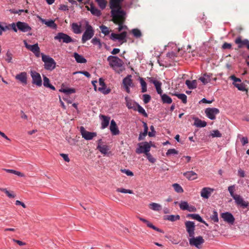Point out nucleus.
I'll use <instances>...</instances> for the list:
<instances>
[{"label": "nucleus", "mask_w": 249, "mask_h": 249, "mask_svg": "<svg viewBox=\"0 0 249 249\" xmlns=\"http://www.w3.org/2000/svg\"><path fill=\"white\" fill-rule=\"evenodd\" d=\"M230 196L234 200V202L238 207L242 209H247L249 210V202L245 201L244 198L240 195L235 193V185H232L228 187Z\"/></svg>", "instance_id": "obj_1"}, {"label": "nucleus", "mask_w": 249, "mask_h": 249, "mask_svg": "<svg viewBox=\"0 0 249 249\" xmlns=\"http://www.w3.org/2000/svg\"><path fill=\"white\" fill-rule=\"evenodd\" d=\"M124 0H110L109 8L111 9V17H120V15H126L125 12L122 9V4Z\"/></svg>", "instance_id": "obj_2"}, {"label": "nucleus", "mask_w": 249, "mask_h": 249, "mask_svg": "<svg viewBox=\"0 0 249 249\" xmlns=\"http://www.w3.org/2000/svg\"><path fill=\"white\" fill-rule=\"evenodd\" d=\"M107 60L110 67L116 72L120 73L123 71L124 62L122 59L117 56L110 55L108 56Z\"/></svg>", "instance_id": "obj_3"}, {"label": "nucleus", "mask_w": 249, "mask_h": 249, "mask_svg": "<svg viewBox=\"0 0 249 249\" xmlns=\"http://www.w3.org/2000/svg\"><path fill=\"white\" fill-rule=\"evenodd\" d=\"M189 244L192 247H195L198 249L202 248V244L205 242L203 237L201 235L195 237V235L188 237Z\"/></svg>", "instance_id": "obj_4"}, {"label": "nucleus", "mask_w": 249, "mask_h": 249, "mask_svg": "<svg viewBox=\"0 0 249 249\" xmlns=\"http://www.w3.org/2000/svg\"><path fill=\"white\" fill-rule=\"evenodd\" d=\"M42 60L44 62V68L46 70L52 71L55 68V62L53 58L49 56L42 53Z\"/></svg>", "instance_id": "obj_5"}, {"label": "nucleus", "mask_w": 249, "mask_h": 249, "mask_svg": "<svg viewBox=\"0 0 249 249\" xmlns=\"http://www.w3.org/2000/svg\"><path fill=\"white\" fill-rule=\"evenodd\" d=\"M94 35V31L92 27L89 24L88 22H87L86 24V30L82 37V43H84L90 39Z\"/></svg>", "instance_id": "obj_6"}, {"label": "nucleus", "mask_w": 249, "mask_h": 249, "mask_svg": "<svg viewBox=\"0 0 249 249\" xmlns=\"http://www.w3.org/2000/svg\"><path fill=\"white\" fill-rule=\"evenodd\" d=\"M119 16L111 17V21L115 24L119 25L118 30L119 32H121L123 29L127 28L126 26L124 25L126 18V15H120Z\"/></svg>", "instance_id": "obj_7"}, {"label": "nucleus", "mask_w": 249, "mask_h": 249, "mask_svg": "<svg viewBox=\"0 0 249 249\" xmlns=\"http://www.w3.org/2000/svg\"><path fill=\"white\" fill-rule=\"evenodd\" d=\"M220 218L226 223L230 225H234L235 221L233 215L230 212H225L221 213L220 214Z\"/></svg>", "instance_id": "obj_8"}, {"label": "nucleus", "mask_w": 249, "mask_h": 249, "mask_svg": "<svg viewBox=\"0 0 249 249\" xmlns=\"http://www.w3.org/2000/svg\"><path fill=\"white\" fill-rule=\"evenodd\" d=\"M55 40H58L59 42L62 41L63 43H69L73 42L72 38L65 33H58L54 37Z\"/></svg>", "instance_id": "obj_9"}, {"label": "nucleus", "mask_w": 249, "mask_h": 249, "mask_svg": "<svg viewBox=\"0 0 249 249\" xmlns=\"http://www.w3.org/2000/svg\"><path fill=\"white\" fill-rule=\"evenodd\" d=\"M30 74L32 78V84L37 87H41L42 85V81L40 74L35 71H31Z\"/></svg>", "instance_id": "obj_10"}, {"label": "nucleus", "mask_w": 249, "mask_h": 249, "mask_svg": "<svg viewBox=\"0 0 249 249\" xmlns=\"http://www.w3.org/2000/svg\"><path fill=\"white\" fill-rule=\"evenodd\" d=\"M185 228L187 233L188 237L193 235H195V231L196 230L195 222L192 221H186L184 222Z\"/></svg>", "instance_id": "obj_11"}, {"label": "nucleus", "mask_w": 249, "mask_h": 249, "mask_svg": "<svg viewBox=\"0 0 249 249\" xmlns=\"http://www.w3.org/2000/svg\"><path fill=\"white\" fill-rule=\"evenodd\" d=\"M137 218L142 222L143 223L145 224L147 227L152 229V230L158 231L160 233H164V231L163 230H162L161 229L159 228L158 227H156L152 223H151L150 221L148 220L147 219L143 218L142 217L138 216Z\"/></svg>", "instance_id": "obj_12"}, {"label": "nucleus", "mask_w": 249, "mask_h": 249, "mask_svg": "<svg viewBox=\"0 0 249 249\" xmlns=\"http://www.w3.org/2000/svg\"><path fill=\"white\" fill-rule=\"evenodd\" d=\"M80 131L82 137L86 140H91L97 135L96 132H89L83 126L80 127Z\"/></svg>", "instance_id": "obj_13"}, {"label": "nucleus", "mask_w": 249, "mask_h": 249, "mask_svg": "<svg viewBox=\"0 0 249 249\" xmlns=\"http://www.w3.org/2000/svg\"><path fill=\"white\" fill-rule=\"evenodd\" d=\"M25 47L29 50L32 52L37 57L40 56V48L38 44L36 43L33 45H29L26 40L23 41Z\"/></svg>", "instance_id": "obj_14"}, {"label": "nucleus", "mask_w": 249, "mask_h": 249, "mask_svg": "<svg viewBox=\"0 0 249 249\" xmlns=\"http://www.w3.org/2000/svg\"><path fill=\"white\" fill-rule=\"evenodd\" d=\"M206 116L211 120H214L216 115L219 113V110L216 108H207L205 110Z\"/></svg>", "instance_id": "obj_15"}, {"label": "nucleus", "mask_w": 249, "mask_h": 249, "mask_svg": "<svg viewBox=\"0 0 249 249\" xmlns=\"http://www.w3.org/2000/svg\"><path fill=\"white\" fill-rule=\"evenodd\" d=\"M123 84L125 88V91L128 93H129L130 92V87H133L134 86L132 80L131 79V75H129L124 78L123 79Z\"/></svg>", "instance_id": "obj_16"}, {"label": "nucleus", "mask_w": 249, "mask_h": 249, "mask_svg": "<svg viewBox=\"0 0 249 249\" xmlns=\"http://www.w3.org/2000/svg\"><path fill=\"white\" fill-rule=\"evenodd\" d=\"M214 191V189L212 188L208 187H203L200 192V196L204 199H208Z\"/></svg>", "instance_id": "obj_17"}, {"label": "nucleus", "mask_w": 249, "mask_h": 249, "mask_svg": "<svg viewBox=\"0 0 249 249\" xmlns=\"http://www.w3.org/2000/svg\"><path fill=\"white\" fill-rule=\"evenodd\" d=\"M126 35L127 33L126 32H123L119 34L112 33L110 35V38L113 41L118 40L119 41H124V42H126V40L125 39V38L126 37Z\"/></svg>", "instance_id": "obj_18"}, {"label": "nucleus", "mask_w": 249, "mask_h": 249, "mask_svg": "<svg viewBox=\"0 0 249 249\" xmlns=\"http://www.w3.org/2000/svg\"><path fill=\"white\" fill-rule=\"evenodd\" d=\"M150 146L148 142H144L141 144L139 149H137V152L138 154L145 153L146 156H150L147 153L150 151Z\"/></svg>", "instance_id": "obj_19"}, {"label": "nucleus", "mask_w": 249, "mask_h": 249, "mask_svg": "<svg viewBox=\"0 0 249 249\" xmlns=\"http://www.w3.org/2000/svg\"><path fill=\"white\" fill-rule=\"evenodd\" d=\"M99 86L98 90L104 94H108L111 90L110 89L107 88L104 82V80L102 78H100L99 80Z\"/></svg>", "instance_id": "obj_20"}, {"label": "nucleus", "mask_w": 249, "mask_h": 249, "mask_svg": "<svg viewBox=\"0 0 249 249\" xmlns=\"http://www.w3.org/2000/svg\"><path fill=\"white\" fill-rule=\"evenodd\" d=\"M15 79L20 82L23 85L27 84V74L26 72H21L15 76Z\"/></svg>", "instance_id": "obj_21"}, {"label": "nucleus", "mask_w": 249, "mask_h": 249, "mask_svg": "<svg viewBox=\"0 0 249 249\" xmlns=\"http://www.w3.org/2000/svg\"><path fill=\"white\" fill-rule=\"evenodd\" d=\"M17 28L22 32H27L31 30V27L27 23L21 21L17 22Z\"/></svg>", "instance_id": "obj_22"}, {"label": "nucleus", "mask_w": 249, "mask_h": 249, "mask_svg": "<svg viewBox=\"0 0 249 249\" xmlns=\"http://www.w3.org/2000/svg\"><path fill=\"white\" fill-rule=\"evenodd\" d=\"M126 106L129 109H132L133 110L136 111V107L138 106L137 103L135 102L134 100L131 99L128 97L126 96L125 97Z\"/></svg>", "instance_id": "obj_23"}, {"label": "nucleus", "mask_w": 249, "mask_h": 249, "mask_svg": "<svg viewBox=\"0 0 249 249\" xmlns=\"http://www.w3.org/2000/svg\"><path fill=\"white\" fill-rule=\"evenodd\" d=\"M110 130L113 135H118L120 133L119 130L117 126L116 123L114 120L111 121L110 125L109 126Z\"/></svg>", "instance_id": "obj_24"}, {"label": "nucleus", "mask_w": 249, "mask_h": 249, "mask_svg": "<svg viewBox=\"0 0 249 249\" xmlns=\"http://www.w3.org/2000/svg\"><path fill=\"white\" fill-rule=\"evenodd\" d=\"M180 218V215L178 214H170L164 215L163 216V219L164 220H168L171 222H175L179 220Z\"/></svg>", "instance_id": "obj_25"}, {"label": "nucleus", "mask_w": 249, "mask_h": 249, "mask_svg": "<svg viewBox=\"0 0 249 249\" xmlns=\"http://www.w3.org/2000/svg\"><path fill=\"white\" fill-rule=\"evenodd\" d=\"M100 117L102 119L101 128L105 129L108 125L110 118L104 115H100Z\"/></svg>", "instance_id": "obj_26"}, {"label": "nucleus", "mask_w": 249, "mask_h": 249, "mask_svg": "<svg viewBox=\"0 0 249 249\" xmlns=\"http://www.w3.org/2000/svg\"><path fill=\"white\" fill-rule=\"evenodd\" d=\"M87 10L90 11L91 13L96 16L99 17L101 15V11L96 8L93 4H90L89 6H86Z\"/></svg>", "instance_id": "obj_27"}, {"label": "nucleus", "mask_w": 249, "mask_h": 249, "mask_svg": "<svg viewBox=\"0 0 249 249\" xmlns=\"http://www.w3.org/2000/svg\"><path fill=\"white\" fill-rule=\"evenodd\" d=\"M249 42V40L247 39H245L242 40L241 38V36H239L236 38L235 40V43L238 45V47L239 48H242L244 46H246L247 43Z\"/></svg>", "instance_id": "obj_28"}, {"label": "nucleus", "mask_w": 249, "mask_h": 249, "mask_svg": "<svg viewBox=\"0 0 249 249\" xmlns=\"http://www.w3.org/2000/svg\"><path fill=\"white\" fill-rule=\"evenodd\" d=\"M183 175L189 180H193L197 178V174L193 171L186 172Z\"/></svg>", "instance_id": "obj_29"}, {"label": "nucleus", "mask_w": 249, "mask_h": 249, "mask_svg": "<svg viewBox=\"0 0 249 249\" xmlns=\"http://www.w3.org/2000/svg\"><path fill=\"white\" fill-rule=\"evenodd\" d=\"M212 74L205 73L203 75L199 78V80L203 83V84L205 85L211 82V78Z\"/></svg>", "instance_id": "obj_30"}, {"label": "nucleus", "mask_w": 249, "mask_h": 249, "mask_svg": "<svg viewBox=\"0 0 249 249\" xmlns=\"http://www.w3.org/2000/svg\"><path fill=\"white\" fill-rule=\"evenodd\" d=\"M0 190L4 192L9 198H14L16 196V194L13 191L8 190L6 188H0Z\"/></svg>", "instance_id": "obj_31"}, {"label": "nucleus", "mask_w": 249, "mask_h": 249, "mask_svg": "<svg viewBox=\"0 0 249 249\" xmlns=\"http://www.w3.org/2000/svg\"><path fill=\"white\" fill-rule=\"evenodd\" d=\"M101 157H98V160L96 162L95 167L97 168L98 167L102 168L103 166L105 168V165H107V160L105 161L104 159H101Z\"/></svg>", "instance_id": "obj_32"}, {"label": "nucleus", "mask_w": 249, "mask_h": 249, "mask_svg": "<svg viewBox=\"0 0 249 249\" xmlns=\"http://www.w3.org/2000/svg\"><path fill=\"white\" fill-rule=\"evenodd\" d=\"M213 214L210 216L209 218L214 223H218L219 222L218 213L215 209H213Z\"/></svg>", "instance_id": "obj_33"}, {"label": "nucleus", "mask_w": 249, "mask_h": 249, "mask_svg": "<svg viewBox=\"0 0 249 249\" xmlns=\"http://www.w3.org/2000/svg\"><path fill=\"white\" fill-rule=\"evenodd\" d=\"M143 125L144 127V131L143 133H140L139 137V140L141 141L144 139V138L147 135L148 133V127L146 123L143 122Z\"/></svg>", "instance_id": "obj_34"}, {"label": "nucleus", "mask_w": 249, "mask_h": 249, "mask_svg": "<svg viewBox=\"0 0 249 249\" xmlns=\"http://www.w3.org/2000/svg\"><path fill=\"white\" fill-rule=\"evenodd\" d=\"M149 207L150 209L155 211H160L162 209V207L160 204L155 202L150 203Z\"/></svg>", "instance_id": "obj_35"}, {"label": "nucleus", "mask_w": 249, "mask_h": 249, "mask_svg": "<svg viewBox=\"0 0 249 249\" xmlns=\"http://www.w3.org/2000/svg\"><path fill=\"white\" fill-rule=\"evenodd\" d=\"M185 84L189 89H196L197 85L196 80L193 81L187 80L185 81Z\"/></svg>", "instance_id": "obj_36"}, {"label": "nucleus", "mask_w": 249, "mask_h": 249, "mask_svg": "<svg viewBox=\"0 0 249 249\" xmlns=\"http://www.w3.org/2000/svg\"><path fill=\"white\" fill-rule=\"evenodd\" d=\"M43 85L46 88H49L51 89L54 90L55 87L50 83L49 79L45 76H43Z\"/></svg>", "instance_id": "obj_37"}, {"label": "nucleus", "mask_w": 249, "mask_h": 249, "mask_svg": "<svg viewBox=\"0 0 249 249\" xmlns=\"http://www.w3.org/2000/svg\"><path fill=\"white\" fill-rule=\"evenodd\" d=\"M74 57L77 63H85L87 62V60L81 55L75 53H74Z\"/></svg>", "instance_id": "obj_38"}, {"label": "nucleus", "mask_w": 249, "mask_h": 249, "mask_svg": "<svg viewBox=\"0 0 249 249\" xmlns=\"http://www.w3.org/2000/svg\"><path fill=\"white\" fill-rule=\"evenodd\" d=\"M194 125L197 127H204L206 126L207 123L198 118H196L195 119Z\"/></svg>", "instance_id": "obj_39"}, {"label": "nucleus", "mask_w": 249, "mask_h": 249, "mask_svg": "<svg viewBox=\"0 0 249 249\" xmlns=\"http://www.w3.org/2000/svg\"><path fill=\"white\" fill-rule=\"evenodd\" d=\"M186 217L190 218L197 221H201L202 217L198 213H188Z\"/></svg>", "instance_id": "obj_40"}, {"label": "nucleus", "mask_w": 249, "mask_h": 249, "mask_svg": "<svg viewBox=\"0 0 249 249\" xmlns=\"http://www.w3.org/2000/svg\"><path fill=\"white\" fill-rule=\"evenodd\" d=\"M71 28L75 34H78L81 33V26L76 23H73L71 24Z\"/></svg>", "instance_id": "obj_41"}, {"label": "nucleus", "mask_w": 249, "mask_h": 249, "mask_svg": "<svg viewBox=\"0 0 249 249\" xmlns=\"http://www.w3.org/2000/svg\"><path fill=\"white\" fill-rule=\"evenodd\" d=\"M42 22L46 24L47 26L51 27L53 29H55L57 27L56 24L54 23V21L53 20H49L46 21L45 19H41Z\"/></svg>", "instance_id": "obj_42"}, {"label": "nucleus", "mask_w": 249, "mask_h": 249, "mask_svg": "<svg viewBox=\"0 0 249 249\" xmlns=\"http://www.w3.org/2000/svg\"><path fill=\"white\" fill-rule=\"evenodd\" d=\"M161 100L164 104H170L172 102V99L171 97L166 94H162L161 96Z\"/></svg>", "instance_id": "obj_43"}, {"label": "nucleus", "mask_w": 249, "mask_h": 249, "mask_svg": "<svg viewBox=\"0 0 249 249\" xmlns=\"http://www.w3.org/2000/svg\"><path fill=\"white\" fill-rule=\"evenodd\" d=\"M60 92H64L66 93V94H70L71 93H73L75 92V90L73 88H63L62 87L59 89Z\"/></svg>", "instance_id": "obj_44"}, {"label": "nucleus", "mask_w": 249, "mask_h": 249, "mask_svg": "<svg viewBox=\"0 0 249 249\" xmlns=\"http://www.w3.org/2000/svg\"><path fill=\"white\" fill-rule=\"evenodd\" d=\"M7 30H9V24L0 21V36L2 35L3 32H6Z\"/></svg>", "instance_id": "obj_45"}, {"label": "nucleus", "mask_w": 249, "mask_h": 249, "mask_svg": "<svg viewBox=\"0 0 249 249\" xmlns=\"http://www.w3.org/2000/svg\"><path fill=\"white\" fill-rule=\"evenodd\" d=\"M189 204L188 202L185 200H181L178 204L180 209L182 211H187Z\"/></svg>", "instance_id": "obj_46"}, {"label": "nucleus", "mask_w": 249, "mask_h": 249, "mask_svg": "<svg viewBox=\"0 0 249 249\" xmlns=\"http://www.w3.org/2000/svg\"><path fill=\"white\" fill-rule=\"evenodd\" d=\"M97 148L103 154H107L108 151L109 149L108 147L106 145H98L97 146Z\"/></svg>", "instance_id": "obj_47"}, {"label": "nucleus", "mask_w": 249, "mask_h": 249, "mask_svg": "<svg viewBox=\"0 0 249 249\" xmlns=\"http://www.w3.org/2000/svg\"><path fill=\"white\" fill-rule=\"evenodd\" d=\"M175 191L178 193H182L184 190L181 185L177 183H174L172 185Z\"/></svg>", "instance_id": "obj_48"}, {"label": "nucleus", "mask_w": 249, "mask_h": 249, "mask_svg": "<svg viewBox=\"0 0 249 249\" xmlns=\"http://www.w3.org/2000/svg\"><path fill=\"white\" fill-rule=\"evenodd\" d=\"M173 95L177 96L178 99H180L183 103L186 104L187 103V96L183 93H175Z\"/></svg>", "instance_id": "obj_49"}, {"label": "nucleus", "mask_w": 249, "mask_h": 249, "mask_svg": "<svg viewBox=\"0 0 249 249\" xmlns=\"http://www.w3.org/2000/svg\"><path fill=\"white\" fill-rule=\"evenodd\" d=\"M116 191L117 192L124 193V194H133V191L130 189H126L124 188H118L116 189Z\"/></svg>", "instance_id": "obj_50"}, {"label": "nucleus", "mask_w": 249, "mask_h": 249, "mask_svg": "<svg viewBox=\"0 0 249 249\" xmlns=\"http://www.w3.org/2000/svg\"><path fill=\"white\" fill-rule=\"evenodd\" d=\"M95 1L101 9L103 10L106 8L107 4V1L106 0H95Z\"/></svg>", "instance_id": "obj_51"}, {"label": "nucleus", "mask_w": 249, "mask_h": 249, "mask_svg": "<svg viewBox=\"0 0 249 249\" xmlns=\"http://www.w3.org/2000/svg\"><path fill=\"white\" fill-rule=\"evenodd\" d=\"M233 85L236 87L238 90L244 91H247L246 87L245 85L243 84V83H238L233 84Z\"/></svg>", "instance_id": "obj_52"}, {"label": "nucleus", "mask_w": 249, "mask_h": 249, "mask_svg": "<svg viewBox=\"0 0 249 249\" xmlns=\"http://www.w3.org/2000/svg\"><path fill=\"white\" fill-rule=\"evenodd\" d=\"M136 111H138L140 114H142L145 117H148V114L144 109L139 104L136 107Z\"/></svg>", "instance_id": "obj_53"}, {"label": "nucleus", "mask_w": 249, "mask_h": 249, "mask_svg": "<svg viewBox=\"0 0 249 249\" xmlns=\"http://www.w3.org/2000/svg\"><path fill=\"white\" fill-rule=\"evenodd\" d=\"M140 82L142 86V92L144 93L147 91V84L142 78H140Z\"/></svg>", "instance_id": "obj_54"}, {"label": "nucleus", "mask_w": 249, "mask_h": 249, "mask_svg": "<svg viewBox=\"0 0 249 249\" xmlns=\"http://www.w3.org/2000/svg\"><path fill=\"white\" fill-rule=\"evenodd\" d=\"M131 33L133 36L136 38H140L142 36V34L141 31L138 29H133L131 30Z\"/></svg>", "instance_id": "obj_55"}, {"label": "nucleus", "mask_w": 249, "mask_h": 249, "mask_svg": "<svg viewBox=\"0 0 249 249\" xmlns=\"http://www.w3.org/2000/svg\"><path fill=\"white\" fill-rule=\"evenodd\" d=\"M101 32L105 35H107L110 33L109 28L105 25H101L100 26Z\"/></svg>", "instance_id": "obj_56"}, {"label": "nucleus", "mask_w": 249, "mask_h": 249, "mask_svg": "<svg viewBox=\"0 0 249 249\" xmlns=\"http://www.w3.org/2000/svg\"><path fill=\"white\" fill-rule=\"evenodd\" d=\"M121 171L128 177H133L134 176V173L128 169H121Z\"/></svg>", "instance_id": "obj_57"}, {"label": "nucleus", "mask_w": 249, "mask_h": 249, "mask_svg": "<svg viewBox=\"0 0 249 249\" xmlns=\"http://www.w3.org/2000/svg\"><path fill=\"white\" fill-rule=\"evenodd\" d=\"M91 43L94 45H97L99 48H101L102 47V44L99 38L96 37L93 38L91 40Z\"/></svg>", "instance_id": "obj_58"}, {"label": "nucleus", "mask_w": 249, "mask_h": 249, "mask_svg": "<svg viewBox=\"0 0 249 249\" xmlns=\"http://www.w3.org/2000/svg\"><path fill=\"white\" fill-rule=\"evenodd\" d=\"M12 57L13 54L9 51H8L6 53L5 60L8 63H11L12 62Z\"/></svg>", "instance_id": "obj_59"}, {"label": "nucleus", "mask_w": 249, "mask_h": 249, "mask_svg": "<svg viewBox=\"0 0 249 249\" xmlns=\"http://www.w3.org/2000/svg\"><path fill=\"white\" fill-rule=\"evenodd\" d=\"M9 30L12 29L15 32H17L18 29L17 28V23H12L11 24H9Z\"/></svg>", "instance_id": "obj_60"}, {"label": "nucleus", "mask_w": 249, "mask_h": 249, "mask_svg": "<svg viewBox=\"0 0 249 249\" xmlns=\"http://www.w3.org/2000/svg\"><path fill=\"white\" fill-rule=\"evenodd\" d=\"M230 78L233 81V85L236 83L241 82V79L239 78L236 77L234 75H231Z\"/></svg>", "instance_id": "obj_61"}, {"label": "nucleus", "mask_w": 249, "mask_h": 249, "mask_svg": "<svg viewBox=\"0 0 249 249\" xmlns=\"http://www.w3.org/2000/svg\"><path fill=\"white\" fill-rule=\"evenodd\" d=\"M211 135L213 137H221L222 136V134L218 130H213Z\"/></svg>", "instance_id": "obj_62"}, {"label": "nucleus", "mask_w": 249, "mask_h": 249, "mask_svg": "<svg viewBox=\"0 0 249 249\" xmlns=\"http://www.w3.org/2000/svg\"><path fill=\"white\" fill-rule=\"evenodd\" d=\"M143 101L144 104H147L149 102L151 99V96L148 94H143Z\"/></svg>", "instance_id": "obj_63"}, {"label": "nucleus", "mask_w": 249, "mask_h": 249, "mask_svg": "<svg viewBox=\"0 0 249 249\" xmlns=\"http://www.w3.org/2000/svg\"><path fill=\"white\" fill-rule=\"evenodd\" d=\"M238 176L240 178H245L246 176L245 171L244 170L239 168L238 170Z\"/></svg>", "instance_id": "obj_64"}]
</instances>
